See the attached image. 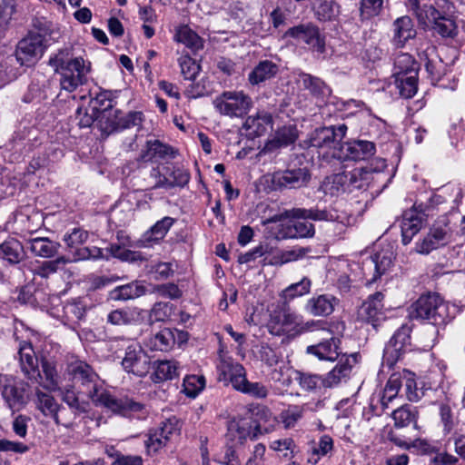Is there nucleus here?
<instances>
[{"instance_id":"nucleus-1","label":"nucleus","mask_w":465,"mask_h":465,"mask_svg":"<svg viewBox=\"0 0 465 465\" xmlns=\"http://www.w3.org/2000/svg\"><path fill=\"white\" fill-rule=\"evenodd\" d=\"M67 371L74 382L85 388V393L94 406L129 419L144 420L148 416L149 409L144 403L126 395L116 397L106 390L97 373L85 361L81 360L70 361Z\"/></svg>"},{"instance_id":"nucleus-2","label":"nucleus","mask_w":465,"mask_h":465,"mask_svg":"<svg viewBox=\"0 0 465 465\" xmlns=\"http://www.w3.org/2000/svg\"><path fill=\"white\" fill-rule=\"evenodd\" d=\"M303 219L314 222H336L343 225L350 223V216L344 212H339L335 207L329 206L320 208L318 205L309 209L292 208L262 220V224L267 225L273 223H281L282 229L278 233L279 238H312L315 234V227L307 221H289L287 219Z\"/></svg>"},{"instance_id":"nucleus-3","label":"nucleus","mask_w":465,"mask_h":465,"mask_svg":"<svg viewBox=\"0 0 465 465\" xmlns=\"http://www.w3.org/2000/svg\"><path fill=\"white\" fill-rule=\"evenodd\" d=\"M219 381L232 384V388L242 393L254 398L263 399L268 395V389L261 382H250L246 378L244 367L229 356L220 354L217 364Z\"/></svg>"},{"instance_id":"nucleus-4","label":"nucleus","mask_w":465,"mask_h":465,"mask_svg":"<svg viewBox=\"0 0 465 465\" xmlns=\"http://www.w3.org/2000/svg\"><path fill=\"white\" fill-rule=\"evenodd\" d=\"M35 31L30 32L16 45L15 59L20 65H29L40 58L45 49L55 41L54 34L47 22L37 21Z\"/></svg>"},{"instance_id":"nucleus-5","label":"nucleus","mask_w":465,"mask_h":465,"mask_svg":"<svg viewBox=\"0 0 465 465\" xmlns=\"http://www.w3.org/2000/svg\"><path fill=\"white\" fill-rule=\"evenodd\" d=\"M412 320L427 322L434 326H444L452 318L450 305L438 293L421 295L408 309Z\"/></svg>"},{"instance_id":"nucleus-6","label":"nucleus","mask_w":465,"mask_h":465,"mask_svg":"<svg viewBox=\"0 0 465 465\" xmlns=\"http://www.w3.org/2000/svg\"><path fill=\"white\" fill-rule=\"evenodd\" d=\"M347 126L339 124L315 129L309 136V146L318 149V156L327 163L337 160L335 150H340Z\"/></svg>"},{"instance_id":"nucleus-7","label":"nucleus","mask_w":465,"mask_h":465,"mask_svg":"<svg viewBox=\"0 0 465 465\" xmlns=\"http://www.w3.org/2000/svg\"><path fill=\"white\" fill-rule=\"evenodd\" d=\"M213 104L220 114L232 118L247 114L252 101L242 91H224L213 99Z\"/></svg>"},{"instance_id":"nucleus-8","label":"nucleus","mask_w":465,"mask_h":465,"mask_svg":"<svg viewBox=\"0 0 465 465\" xmlns=\"http://www.w3.org/2000/svg\"><path fill=\"white\" fill-rule=\"evenodd\" d=\"M419 417L420 413L418 408L410 404H404L394 410L391 413L394 427L396 429L411 428L412 438H409L408 440L401 439L393 432H390V440L394 442L397 446L409 448L411 440L418 439L420 433V427L418 425Z\"/></svg>"},{"instance_id":"nucleus-9","label":"nucleus","mask_w":465,"mask_h":465,"mask_svg":"<svg viewBox=\"0 0 465 465\" xmlns=\"http://www.w3.org/2000/svg\"><path fill=\"white\" fill-rule=\"evenodd\" d=\"M0 393L5 406L12 412L20 411L30 400L29 383L9 375L5 377L0 387Z\"/></svg>"},{"instance_id":"nucleus-10","label":"nucleus","mask_w":465,"mask_h":465,"mask_svg":"<svg viewBox=\"0 0 465 465\" xmlns=\"http://www.w3.org/2000/svg\"><path fill=\"white\" fill-rule=\"evenodd\" d=\"M266 432L268 430L262 431L256 420L248 416L231 420L227 425L226 437L235 445H243L247 440H255Z\"/></svg>"},{"instance_id":"nucleus-11","label":"nucleus","mask_w":465,"mask_h":465,"mask_svg":"<svg viewBox=\"0 0 465 465\" xmlns=\"http://www.w3.org/2000/svg\"><path fill=\"white\" fill-rule=\"evenodd\" d=\"M90 72L91 63L82 56H77V60L72 65L57 73L60 75L61 88L69 93L75 91L79 86L86 84Z\"/></svg>"},{"instance_id":"nucleus-12","label":"nucleus","mask_w":465,"mask_h":465,"mask_svg":"<svg viewBox=\"0 0 465 465\" xmlns=\"http://www.w3.org/2000/svg\"><path fill=\"white\" fill-rule=\"evenodd\" d=\"M16 359L24 376L33 383L41 384L43 376L39 370V361L31 342H19Z\"/></svg>"},{"instance_id":"nucleus-13","label":"nucleus","mask_w":465,"mask_h":465,"mask_svg":"<svg viewBox=\"0 0 465 465\" xmlns=\"http://www.w3.org/2000/svg\"><path fill=\"white\" fill-rule=\"evenodd\" d=\"M122 366L128 373L144 377L151 369V361L143 348L135 343L126 348Z\"/></svg>"},{"instance_id":"nucleus-14","label":"nucleus","mask_w":465,"mask_h":465,"mask_svg":"<svg viewBox=\"0 0 465 465\" xmlns=\"http://www.w3.org/2000/svg\"><path fill=\"white\" fill-rule=\"evenodd\" d=\"M411 330L407 326H401L398 329L391 338L389 343L384 349L382 365L391 368L392 365L400 359L401 355L405 352L411 344Z\"/></svg>"},{"instance_id":"nucleus-15","label":"nucleus","mask_w":465,"mask_h":465,"mask_svg":"<svg viewBox=\"0 0 465 465\" xmlns=\"http://www.w3.org/2000/svg\"><path fill=\"white\" fill-rule=\"evenodd\" d=\"M375 144L369 141L356 140L345 143L340 146V150H335L337 160L343 161H361L367 160L375 153Z\"/></svg>"},{"instance_id":"nucleus-16","label":"nucleus","mask_w":465,"mask_h":465,"mask_svg":"<svg viewBox=\"0 0 465 465\" xmlns=\"http://www.w3.org/2000/svg\"><path fill=\"white\" fill-rule=\"evenodd\" d=\"M311 178L307 168L287 169L275 172L272 176V183L275 190L283 188H301L305 186Z\"/></svg>"},{"instance_id":"nucleus-17","label":"nucleus","mask_w":465,"mask_h":465,"mask_svg":"<svg viewBox=\"0 0 465 465\" xmlns=\"http://www.w3.org/2000/svg\"><path fill=\"white\" fill-rule=\"evenodd\" d=\"M383 299L384 295L381 292L370 295L358 310L359 319L376 328L386 318Z\"/></svg>"},{"instance_id":"nucleus-18","label":"nucleus","mask_w":465,"mask_h":465,"mask_svg":"<svg viewBox=\"0 0 465 465\" xmlns=\"http://www.w3.org/2000/svg\"><path fill=\"white\" fill-rule=\"evenodd\" d=\"M359 353L342 355L335 367L323 375V387L334 388L341 382H346L351 375L353 365L358 362Z\"/></svg>"},{"instance_id":"nucleus-19","label":"nucleus","mask_w":465,"mask_h":465,"mask_svg":"<svg viewBox=\"0 0 465 465\" xmlns=\"http://www.w3.org/2000/svg\"><path fill=\"white\" fill-rule=\"evenodd\" d=\"M286 35L307 44L319 53H323L325 50V43L321 37L319 29L312 24H302L291 27L286 32Z\"/></svg>"},{"instance_id":"nucleus-20","label":"nucleus","mask_w":465,"mask_h":465,"mask_svg":"<svg viewBox=\"0 0 465 465\" xmlns=\"http://www.w3.org/2000/svg\"><path fill=\"white\" fill-rule=\"evenodd\" d=\"M298 321L299 316L289 310H275L270 315L267 328L272 335L280 336L293 330Z\"/></svg>"},{"instance_id":"nucleus-21","label":"nucleus","mask_w":465,"mask_h":465,"mask_svg":"<svg viewBox=\"0 0 465 465\" xmlns=\"http://www.w3.org/2000/svg\"><path fill=\"white\" fill-rule=\"evenodd\" d=\"M450 233L446 227L433 226L428 234L416 244L419 253L428 254L431 251L444 246L450 240Z\"/></svg>"},{"instance_id":"nucleus-22","label":"nucleus","mask_w":465,"mask_h":465,"mask_svg":"<svg viewBox=\"0 0 465 465\" xmlns=\"http://www.w3.org/2000/svg\"><path fill=\"white\" fill-rule=\"evenodd\" d=\"M339 300L331 294H320L310 298L305 304V311L315 317L331 315Z\"/></svg>"},{"instance_id":"nucleus-23","label":"nucleus","mask_w":465,"mask_h":465,"mask_svg":"<svg viewBox=\"0 0 465 465\" xmlns=\"http://www.w3.org/2000/svg\"><path fill=\"white\" fill-rule=\"evenodd\" d=\"M416 29L410 16L403 15L397 18L392 24V44L401 48L405 44L416 36Z\"/></svg>"},{"instance_id":"nucleus-24","label":"nucleus","mask_w":465,"mask_h":465,"mask_svg":"<svg viewBox=\"0 0 465 465\" xmlns=\"http://www.w3.org/2000/svg\"><path fill=\"white\" fill-rule=\"evenodd\" d=\"M340 343L341 340L339 338L331 337L318 344L308 346L306 351L316 356L321 361H334L341 354Z\"/></svg>"},{"instance_id":"nucleus-25","label":"nucleus","mask_w":465,"mask_h":465,"mask_svg":"<svg viewBox=\"0 0 465 465\" xmlns=\"http://www.w3.org/2000/svg\"><path fill=\"white\" fill-rule=\"evenodd\" d=\"M175 220L170 216H165L157 221L148 231H146L138 241L139 247H148L163 240L167 234Z\"/></svg>"},{"instance_id":"nucleus-26","label":"nucleus","mask_w":465,"mask_h":465,"mask_svg":"<svg viewBox=\"0 0 465 465\" xmlns=\"http://www.w3.org/2000/svg\"><path fill=\"white\" fill-rule=\"evenodd\" d=\"M26 252L20 241L15 238H7L0 243V259L8 265L15 266L25 261Z\"/></svg>"},{"instance_id":"nucleus-27","label":"nucleus","mask_w":465,"mask_h":465,"mask_svg":"<svg viewBox=\"0 0 465 465\" xmlns=\"http://www.w3.org/2000/svg\"><path fill=\"white\" fill-rule=\"evenodd\" d=\"M145 312L137 307H125L112 311L107 315V322L112 325H131L142 322Z\"/></svg>"},{"instance_id":"nucleus-28","label":"nucleus","mask_w":465,"mask_h":465,"mask_svg":"<svg viewBox=\"0 0 465 465\" xmlns=\"http://www.w3.org/2000/svg\"><path fill=\"white\" fill-rule=\"evenodd\" d=\"M280 65L272 60L260 61L248 74V81L252 85H258L269 81L279 73Z\"/></svg>"},{"instance_id":"nucleus-29","label":"nucleus","mask_w":465,"mask_h":465,"mask_svg":"<svg viewBox=\"0 0 465 465\" xmlns=\"http://www.w3.org/2000/svg\"><path fill=\"white\" fill-rule=\"evenodd\" d=\"M140 157L143 162H153L167 157L174 158L175 152L173 147L159 140H148L146 141L145 148L142 150Z\"/></svg>"},{"instance_id":"nucleus-30","label":"nucleus","mask_w":465,"mask_h":465,"mask_svg":"<svg viewBox=\"0 0 465 465\" xmlns=\"http://www.w3.org/2000/svg\"><path fill=\"white\" fill-rule=\"evenodd\" d=\"M407 6L422 26L433 25L441 15L432 5H420L419 0H408Z\"/></svg>"},{"instance_id":"nucleus-31","label":"nucleus","mask_w":465,"mask_h":465,"mask_svg":"<svg viewBox=\"0 0 465 465\" xmlns=\"http://www.w3.org/2000/svg\"><path fill=\"white\" fill-rule=\"evenodd\" d=\"M30 252L37 257L49 259L54 257L61 247L58 242L50 240L47 237H35L27 240Z\"/></svg>"},{"instance_id":"nucleus-32","label":"nucleus","mask_w":465,"mask_h":465,"mask_svg":"<svg viewBox=\"0 0 465 465\" xmlns=\"http://www.w3.org/2000/svg\"><path fill=\"white\" fill-rule=\"evenodd\" d=\"M146 288L139 281H133L129 283L120 285L109 292V298L113 301H128L139 298L145 294Z\"/></svg>"},{"instance_id":"nucleus-33","label":"nucleus","mask_w":465,"mask_h":465,"mask_svg":"<svg viewBox=\"0 0 465 465\" xmlns=\"http://www.w3.org/2000/svg\"><path fill=\"white\" fill-rule=\"evenodd\" d=\"M297 84L303 89L308 90L311 94L316 97H324L331 92L326 84L319 77L300 72L297 74Z\"/></svg>"},{"instance_id":"nucleus-34","label":"nucleus","mask_w":465,"mask_h":465,"mask_svg":"<svg viewBox=\"0 0 465 465\" xmlns=\"http://www.w3.org/2000/svg\"><path fill=\"white\" fill-rule=\"evenodd\" d=\"M298 137L295 126L288 125L278 129L274 136L265 144L267 151H274L276 149L286 147L293 143Z\"/></svg>"},{"instance_id":"nucleus-35","label":"nucleus","mask_w":465,"mask_h":465,"mask_svg":"<svg viewBox=\"0 0 465 465\" xmlns=\"http://www.w3.org/2000/svg\"><path fill=\"white\" fill-rule=\"evenodd\" d=\"M179 366L174 361H158L154 362L151 380L154 383H160L173 380L179 375Z\"/></svg>"},{"instance_id":"nucleus-36","label":"nucleus","mask_w":465,"mask_h":465,"mask_svg":"<svg viewBox=\"0 0 465 465\" xmlns=\"http://www.w3.org/2000/svg\"><path fill=\"white\" fill-rule=\"evenodd\" d=\"M422 218L412 211L404 213L401 228L402 243L407 245L413 236L421 229Z\"/></svg>"},{"instance_id":"nucleus-37","label":"nucleus","mask_w":465,"mask_h":465,"mask_svg":"<svg viewBox=\"0 0 465 465\" xmlns=\"http://www.w3.org/2000/svg\"><path fill=\"white\" fill-rule=\"evenodd\" d=\"M392 256L393 253L391 250H384L380 252H376L365 262V264H370L374 268L375 272L371 282H375L391 268L392 265Z\"/></svg>"},{"instance_id":"nucleus-38","label":"nucleus","mask_w":465,"mask_h":465,"mask_svg":"<svg viewBox=\"0 0 465 465\" xmlns=\"http://www.w3.org/2000/svg\"><path fill=\"white\" fill-rule=\"evenodd\" d=\"M174 40L193 52L203 47V40L188 25H181L177 28Z\"/></svg>"},{"instance_id":"nucleus-39","label":"nucleus","mask_w":465,"mask_h":465,"mask_svg":"<svg viewBox=\"0 0 465 465\" xmlns=\"http://www.w3.org/2000/svg\"><path fill=\"white\" fill-rule=\"evenodd\" d=\"M333 450V440L329 435H322L318 441H312L311 451L307 461L311 464H316L322 457L327 456Z\"/></svg>"},{"instance_id":"nucleus-40","label":"nucleus","mask_w":465,"mask_h":465,"mask_svg":"<svg viewBox=\"0 0 465 465\" xmlns=\"http://www.w3.org/2000/svg\"><path fill=\"white\" fill-rule=\"evenodd\" d=\"M401 386L402 375L401 373L391 374L380 398L382 410L387 409L393 400L397 398Z\"/></svg>"},{"instance_id":"nucleus-41","label":"nucleus","mask_w":465,"mask_h":465,"mask_svg":"<svg viewBox=\"0 0 465 465\" xmlns=\"http://www.w3.org/2000/svg\"><path fill=\"white\" fill-rule=\"evenodd\" d=\"M395 85L401 97H413L418 90V73L395 76Z\"/></svg>"},{"instance_id":"nucleus-42","label":"nucleus","mask_w":465,"mask_h":465,"mask_svg":"<svg viewBox=\"0 0 465 465\" xmlns=\"http://www.w3.org/2000/svg\"><path fill=\"white\" fill-rule=\"evenodd\" d=\"M174 343L175 338L173 332L170 329L164 328L151 337L147 345L153 351H167Z\"/></svg>"},{"instance_id":"nucleus-43","label":"nucleus","mask_w":465,"mask_h":465,"mask_svg":"<svg viewBox=\"0 0 465 465\" xmlns=\"http://www.w3.org/2000/svg\"><path fill=\"white\" fill-rule=\"evenodd\" d=\"M72 262L73 260L66 256H59L54 260L41 262L33 272L35 276L46 279Z\"/></svg>"},{"instance_id":"nucleus-44","label":"nucleus","mask_w":465,"mask_h":465,"mask_svg":"<svg viewBox=\"0 0 465 465\" xmlns=\"http://www.w3.org/2000/svg\"><path fill=\"white\" fill-rule=\"evenodd\" d=\"M76 60L77 57L74 56L72 48L64 47L50 55L48 64L54 68L55 73H58L64 68L72 65Z\"/></svg>"},{"instance_id":"nucleus-45","label":"nucleus","mask_w":465,"mask_h":465,"mask_svg":"<svg viewBox=\"0 0 465 465\" xmlns=\"http://www.w3.org/2000/svg\"><path fill=\"white\" fill-rule=\"evenodd\" d=\"M346 175L342 173H335L325 178L322 184V189L325 194L331 196L347 193Z\"/></svg>"},{"instance_id":"nucleus-46","label":"nucleus","mask_w":465,"mask_h":465,"mask_svg":"<svg viewBox=\"0 0 465 465\" xmlns=\"http://www.w3.org/2000/svg\"><path fill=\"white\" fill-rule=\"evenodd\" d=\"M383 0H361L359 6L361 22L364 23L379 16L383 12Z\"/></svg>"},{"instance_id":"nucleus-47","label":"nucleus","mask_w":465,"mask_h":465,"mask_svg":"<svg viewBox=\"0 0 465 465\" xmlns=\"http://www.w3.org/2000/svg\"><path fill=\"white\" fill-rule=\"evenodd\" d=\"M310 252V248L295 246L291 250L281 252L278 255L273 256L272 260L264 262V264L268 263L272 265H282L287 262L302 259L304 256H306V254H308Z\"/></svg>"},{"instance_id":"nucleus-48","label":"nucleus","mask_w":465,"mask_h":465,"mask_svg":"<svg viewBox=\"0 0 465 465\" xmlns=\"http://www.w3.org/2000/svg\"><path fill=\"white\" fill-rule=\"evenodd\" d=\"M301 389L307 392H314L317 389L323 387V376L303 372L297 370L296 377H294Z\"/></svg>"},{"instance_id":"nucleus-49","label":"nucleus","mask_w":465,"mask_h":465,"mask_svg":"<svg viewBox=\"0 0 465 465\" xmlns=\"http://www.w3.org/2000/svg\"><path fill=\"white\" fill-rule=\"evenodd\" d=\"M35 402L37 409L45 416L53 417V415L54 414L55 411L59 406L55 399L51 394L45 392L38 388L35 389Z\"/></svg>"},{"instance_id":"nucleus-50","label":"nucleus","mask_w":465,"mask_h":465,"mask_svg":"<svg viewBox=\"0 0 465 465\" xmlns=\"http://www.w3.org/2000/svg\"><path fill=\"white\" fill-rule=\"evenodd\" d=\"M425 69L432 81L440 80L444 74V64L442 60L435 54L434 49H431L430 57L429 54L425 53Z\"/></svg>"},{"instance_id":"nucleus-51","label":"nucleus","mask_w":465,"mask_h":465,"mask_svg":"<svg viewBox=\"0 0 465 465\" xmlns=\"http://www.w3.org/2000/svg\"><path fill=\"white\" fill-rule=\"evenodd\" d=\"M315 15L320 21L327 22L336 19L340 15V5L333 0H322L315 7Z\"/></svg>"},{"instance_id":"nucleus-52","label":"nucleus","mask_w":465,"mask_h":465,"mask_svg":"<svg viewBox=\"0 0 465 465\" xmlns=\"http://www.w3.org/2000/svg\"><path fill=\"white\" fill-rule=\"evenodd\" d=\"M411 73H417L415 61L412 56L407 53H401L394 59L393 75H405Z\"/></svg>"},{"instance_id":"nucleus-53","label":"nucleus","mask_w":465,"mask_h":465,"mask_svg":"<svg viewBox=\"0 0 465 465\" xmlns=\"http://www.w3.org/2000/svg\"><path fill=\"white\" fill-rule=\"evenodd\" d=\"M433 30L444 38H453L458 34V27L453 19L440 15L432 25Z\"/></svg>"},{"instance_id":"nucleus-54","label":"nucleus","mask_w":465,"mask_h":465,"mask_svg":"<svg viewBox=\"0 0 465 465\" xmlns=\"http://www.w3.org/2000/svg\"><path fill=\"white\" fill-rule=\"evenodd\" d=\"M106 255H108V259L110 257L117 258L123 262H136L142 260L141 253L127 250L124 247H122L119 244L113 243L107 248H105Z\"/></svg>"},{"instance_id":"nucleus-55","label":"nucleus","mask_w":465,"mask_h":465,"mask_svg":"<svg viewBox=\"0 0 465 465\" xmlns=\"http://www.w3.org/2000/svg\"><path fill=\"white\" fill-rule=\"evenodd\" d=\"M308 409L307 404L302 406L294 405L289 407L281 413V420L286 429L293 428L297 422L303 417L305 411Z\"/></svg>"},{"instance_id":"nucleus-56","label":"nucleus","mask_w":465,"mask_h":465,"mask_svg":"<svg viewBox=\"0 0 465 465\" xmlns=\"http://www.w3.org/2000/svg\"><path fill=\"white\" fill-rule=\"evenodd\" d=\"M63 401L67 405L66 408L74 411L80 415L86 413L90 409V403L85 401H81L75 392L72 390H66L63 393Z\"/></svg>"},{"instance_id":"nucleus-57","label":"nucleus","mask_w":465,"mask_h":465,"mask_svg":"<svg viewBox=\"0 0 465 465\" xmlns=\"http://www.w3.org/2000/svg\"><path fill=\"white\" fill-rule=\"evenodd\" d=\"M144 114L140 111H131L117 119V128L120 130L136 128L140 130L144 122Z\"/></svg>"},{"instance_id":"nucleus-58","label":"nucleus","mask_w":465,"mask_h":465,"mask_svg":"<svg viewBox=\"0 0 465 465\" xmlns=\"http://www.w3.org/2000/svg\"><path fill=\"white\" fill-rule=\"evenodd\" d=\"M205 386V379L203 375H187L183 379V391L191 398L196 397Z\"/></svg>"},{"instance_id":"nucleus-59","label":"nucleus","mask_w":465,"mask_h":465,"mask_svg":"<svg viewBox=\"0 0 465 465\" xmlns=\"http://www.w3.org/2000/svg\"><path fill=\"white\" fill-rule=\"evenodd\" d=\"M89 105L91 111L97 114L105 112L114 106L113 94L109 91H102L91 99Z\"/></svg>"},{"instance_id":"nucleus-60","label":"nucleus","mask_w":465,"mask_h":465,"mask_svg":"<svg viewBox=\"0 0 465 465\" xmlns=\"http://www.w3.org/2000/svg\"><path fill=\"white\" fill-rule=\"evenodd\" d=\"M80 416L79 413H75L74 411L64 407L58 406L53 418L56 424L62 425L65 428L72 429L75 425V420Z\"/></svg>"},{"instance_id":"nucleus-61","label":"nucleus","mask_w":465,"mask_h":465,"mask_svg":"<svg viewBox=\"0 0 465 465\" xmlns=\"http://www.w3.org/2000/svg\"><path fill=\"white\" fill-rule=\"evenodd\" d=\"M181 74L185 80L193 81L200 72V65L189 55H182L178 59Z\"/></svg>"},{"instance_id":"nucleus-62","label":"nucleus","mask_w":465,"mask_h":465,"mask_svg":"<svg viewBox=\"0 0 465 465\" xmlns=\"http://www.w3.org/2000/svg\"><path fill=\"white\" fill-rule=\"evenodd\" d=\"M312 282L309 278L303 277L300 282L288 286L282 292L285 299H294L310 292Z\"/></svg>"},{"instance_id":"nucleus-63","label":"nucleus","mask_w":465,"mask_h":465,"mask_svg":"<svg viewBox=\"0 0 465 465\" xmlns=\"http://www.w3.org/2000/svg\"><path fill=\"white\" fill-rule=\"evenodd\" d=\"M296 372L297 370L283 365L279 367V369H275L272 372L271 377L273 381L284 387H289L292 383L294 377H296Z\"/></svg>"},{"instance_id":"nucleus-64","label":"nucleus","mask_w":465,"mask_h":465,"mask_svg":"<svg viewBox=\"0 0 465 465\" xmlns=\"http://www.w3.org/2000/svg\"><path fill=\"white\" fill-rule=\"evenodd\" d=\"M42 371L45 378V388H54L58 384L59 375L56 368V363L54 361L43 359Z\"/></svg>"}]
</instances>
